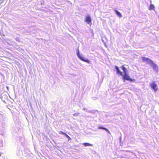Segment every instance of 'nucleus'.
I'll return each mask as SVG.
<instances>
[{
    "label": "nucleus",
    "instance_id": "1",
    "mask_svg": "<svg viewBox=\"0 0 159 159\" xmlns=\"http://www.w3.org/2000/svg\"><path fill=\"white\" fill-rule=\"evenodd\" d=\"M122 76H123V80L124 81L125 80L129 81L130 82L134 81V79L132 80L130 78L129 76L127 73H124V75Z\"/></svg>",
    "mask_w": 159,
    "mask_h": 159
},
{
    "label": "nucleus",
    "instance_id": "2",
    "mask_svg": "<svg viewBox=\"0 0 159 159\" xmlns=\"http://www.w3.org/2000/svg\"><path fill=\"white\" fill-rule=\"evenodd\" d=\"M77 55L78 57L79 58V59L81 60L86 62L87 63H90V61L88 59H85L83 57H82V56H80V54L79 52V49H78V52L77 53Z\"/></svg>",
    "mask_w": 159,
    "mask_h": 159
},
{
    "label": "nucleus",
    "instance_id": "3",
    "mask_svg": "<svg viewBox=\"0 0 159 159\" xmlns=\"http://www.w3.org/2000/svg\"><path fill=\"white\" fill-rule=\"evenodd\" d=\"M150 87L155 92L157 91L158 89V88L157 84L155 82H153L150 84Z\"/></svg>",
    "mask_w": 159,
    "mask_h": 159
},
{
    "label": "nucleus",
    "instance_id": "4",
    "mask_svg": "<svg viewBox=\"0 0 159 159\" xmlns=\"http://www.w3.org/2000/svg\"><path fill=\"white\" fill-rule=\"evenodd\" d=\"M142 60L144 61H146L148 63H152V61L148 58L143 57H142Z\"/></svg>",
    "mask_w": 159,
    "mask_h": 159
},
{
    "label": "nucleus",
    "instance_id": "5",
    "mask_svg": "<svg viewBox=\"0 0 159 159\" xmlns=\"http://www.w3.org/2000/svg\"><path fill=\"white\" fill-rule=\"evenodd\" d=\"M85 21L89 24H91V20L89 16H86Z\"/></svg>",
    "mask_w": 159,
    "mask_h": 159
},
{
    "label": "nucleus",
    "instance_id": "6",
    "mask_svg": "<svg viewBox=\"0 0 159 159\" xmlns=\"http://www.w3.org/2000/svg\"><path fill=\"white\" fill-rule=\"evenodd\" d=\"M115 68L116 70V73L117 74H119L121 75H123L122 72L120 70L118 67L117 66H115Z\"/></svg>",
    "mask_w": 159,
    "mask_h": 159
},
{
    "label": "nucleus",
    "instance_id": "7",
    "mask_svg": "<svg viewBox=\"0 0 159 159\" xmlns=\"http://www.w3.org/2000/svg\"><path fill=\"white\" fill-rule=\"evenodd\" d=\"M115 68L116 70V73L117 74H119L121 75H123L122 72L120 70L118 67L117 66H115Z\"/></svg>",
    "mask_w": 159,
    "mask_h": 159
},
{
    "label": "nucleus",
    "instance_id": "8",
    "mask_svg": "<svg viewBox=\"0 0 159 159\" xmlns=\"http://www.w3.org/2000/svg\"><path fill=\"white\" fill-rule=\"evenodd\" d=\"M150 64L151 65V66L154 69H156L157 67V65L154 63L152 61V63H150Z\"/></svg>",
    "mask_w": 159,
    "mask_h": 159
},
{
    "label": "nucleus",
    "instance_id": "9",
    "mask_svg": "<svg viewBox=\"0 0 159 159\" xmlns=\"http://www.w3.org/2000/svg\"><path fill=\"white\" fill-rule=\"evenodd\" d=\"M98 129H103L105 130V131H106L108 133L110 132L108 129H106L104 127H102L101 126H99L98 127Z\"/></svg>",
    "mask_w": 159,
    "mask_h": 159
},
{
    "label": "nucleus",
    "instance_id": "10",
    "mask_svg": "<svg viewBox=\"0 0 159 159\" xmlns=\"http://www.w3.org/2000/svg\"><path fill=\"white\" fill-rule=\"evenodd\" d=\"M154 9V6L152 4H150L149 7V9L150 10H153Z\"/></svg>",
    "mask_w": 159,
    "mask_h": 159
},
{
    "label": "nucleus",
    "instance_id": "11",
    "mask_svg": "<svg viewBox=\"0 0 159 159\" xmlns=\"http://www.w3.org/2000/svg\"><path fill=\"white\" fill-rule=\"evenodd\" d=\"M83 145L85 146H93L92 144H90V143H83Z\"/></svg>",
    "mask_w": 159,
    "mask_h": 159
},
{
    "label": "nucleus",
    "instance_id": "12",
    "mask_svg": "<svg viewBox=\"0 0 159 159\" xmlns=\"http://www.w3.org/2000/svg\"><path fill=\"white\" fill-rule=\"evenodd\" d=\"M115 12H116V14L118 16H119V17H121L122 16L121 13L118 11L116 10H115Z\"/></svg>",
    "mask_w": 159,
    "mask_h": 159
},
{
    "label": "nucleus",
    "instance_id": "13",
    "mask_svg": "<svg viewBox=\"0 0 159 159\" xmlns=\"http://www.w3.org/2000/svg\"><path fill=\"white\" fill-rule=\"evenodd\" d=\"M121 67H122V69L123 70L124 72V73H126V71H127V69H126L124 67V66L123 65L121 66Z\"/></svg>",
    "mask_w": 159,
    "mask_h": 159
},
{
    "label": "nucleus",
    "instance_id": "14",
    "mask_svg": "<svg viewBox=\"0 0 159 159\" xmlns=\"http://www.w3.org/2000/svg\"><path fill=\"white\" fill-rule=\"evenodd\" d=\"M66 136L68 139L69 140H70L71 139L70 137L67 134V135Z\"/></svg>",
    "mask_w": 159,
    "mask_h": 159
},
{
    "label": "nucleus",
    "instance_id": "15",
    "mask_svg": "<svg viewBox=\"0 0 159 159\" xmlns=\"http://www.w3.org/2000/svg\"><path fill=\"white\" fill-rule=\"evenodd\" d=\"M64 132L61 131L60 132H59V133L60 134H64Z\"/></svg>",
    "mask_w": 159,
    "mask_h": 159
},
{
    "label": "nucleus",
    "instance_id": "16",
    "mask_svg": "<svg viewBox=\"0 0 159 159\" xmlns=\"http://www.w3.org/2000/svg\"><path fill=\"white\" fill-rule=\"evenodd\" d=\"M63 135H64L66 136L67 135V134L66 133H64V134H63Z\"/></svg>",
    "mask_w": 159,
    "mask_h": 159
}]
</instances>
